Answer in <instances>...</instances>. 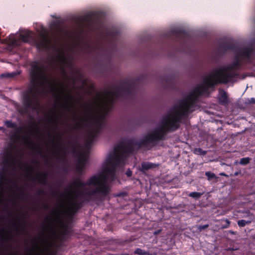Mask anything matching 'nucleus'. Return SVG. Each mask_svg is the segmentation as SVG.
Returning <instances> with one entry per match:
<instances>
[{
  "label": "nucleus",
  "instance_id": "obj_1",
  "mask_svg": "<svg viewBox=\"0 0 255 255\" xmlns=\"http://www.w3.org/2000/svg\"><path fill=\"white\" fill-rule=\"evenodd\" d=\"M235 60L228 66L214 69L204 79L203 83L196 87L188 95L173 107L164 117L158 127L147 134L141 141V145H147L164 138L165 133L176 129L181 120L197 109L198 98L200 95L208 96L209 89L219 83L234 82L238 78L236 70L242 62H251L255 56V51L251 47H241L235 49Z\"/></svg>",
  "mask_w": 255,
  "mask_h": 255
},
{
  "label": "nucleus",
  "instance_id": "obj_2",
  "mask_svg": "<svg viewBox=\"0 0 255 255\" xmlns=\"http://www.w3.org/2000/svg\"><path fill=\"white\" fill-rule=\"evenodd\" d=\"M132 152L130 143L123 141L116 146L103 163L101 172L91 176L86 183L75 180L62 195V206L72 213L80 208L82 202L104 197L110 193L109 180L114 181L117 173L126 164L125 160Z\"/></svg>",
  "mask_w": 255,
  "mask_h": 255
},
{
  "label": "nucleus",
  "instance_id": "obj_3",
  "mask_svg": "<svg viewBox=\"0 0 255 255\" xmlns=\"http://www.w3.org/2000/svg\"><path fill=\"white\" fill-rule=\"evenodd\" d=\"M123 94L122 90L113 87L83 106V121L90 122L92 126L88 135L89 143L95 140L104 125L106 116L112 109L114 102Z\"/></svg>",
  "mask_w": 255,
  "mask_h": 255
},
{
  "label": "nucleus",
  "instance_id": "obj_4",
  "mask_svg": "<svg viewBox=\"0 0 255 255\" xmlns=\"http://www.w3.org/2000/svg\"><path fill=\"white\" fill-rule=\"evenodd\" d=\"M48 30L43 27L39 31L38 36L32 31L25 30L16 35H10L5 39L9 46L14 47L20 45L21 42L34 44L39 50H52L57 53V59L63 62L66 61L61 46L53 43L50 39Z\"/></svg>",
  "mask_w": 255,
  "mask_h": 255
},
{
  "label": "nucleus",
  "instance_id": "obj_5",
  "mask_svg": "<svg viewBox=\"0 0 255 255\" xmlns=\"http://www.w3.org/2000/svg\"><path fill=\"white\" fill-rule=\"evenodd\" d=\"M31 84L24 95V100L28 106L36 102L39 96H43L53 92L55 87L47 76L44 66L33 63L30 71Z\"/></svg>",
  "mask_w": 255,
  "mask_h": 255
},
{
  "label": "nucleus",
  "instance_id": "obj_6",
  "mask_svg": "<svg viewBox=\"0 0 255 255\" xmlns=\"http://www.w3.org/2000/svg\"><path fill=\"white\" fill-rule=\"evenodd\" d=\"M88 157V151L87 149H82L78 156V162L76 168L78 172L81 173L84 168Z\"/></svg>",
  "mask_w": 255,
  "mask_h": 255
},
{
  "label": "nucleus",
  "instance_id": "obj_7",
  "mask_svg": "<svg viewBox=\"0 0 255 255\" xmlns=\"http://www.w3.org/2000/svg\"><path fill=\"white\" fill-rule=\"evenodd\" d=\"M94 17L92 13L88 14L86 15L79 17L78 19V22L81 26H83L84 23L90 22L91 19Z\"/></svg>",
  "mask_w": 255,
  "mask_h": 255
},
{
  "label": "nucleus",
  "instance_id": "obj_8",
  "mask_svg": "<svg viewBox=\"0 0 255 255\" xmlns=\"http://www.w3.org/2000/svg\"><path fill=\"white\" fill-rule=\"evenodd\" d=\"M219 100L221 104H225L228 103V96L226 92L223 90L219 91Z\"/></svg>",
  "mask_w": 255,
  "mask_h": 255
},
{
  "label": "nucleus",
  "instance_id": "obj_9",
  "mask_svg": "<svg viewBox=\"0 0 255 255\" xmlns=\"http://www.w3.org/2000/svg\"><path fill=\"white\" fill-rule=\"evenodd\" d=\"M156 165L150 162H143L141 163V167L143 170H147L148 169L154 168Z\"/></svg>",
  "mask_w": 255,
  "mask_h": 255
},
{
  "label": "nucleus",
  "instance_id": "obj_10",
  "mask_svg": "<svg viewBox=\"0 0 255 255\" xmlns=\"http://www.w3.org/2000/svg\"><path fill=\"white\" fill-rule=\"evenodd\" d=\"M36 178L42 183H44L46 181V176L44 173H38L36 174Z\"/></svg>",
  "mask_w": 255,
  "mask_h": 255
},
{
  "label": "nucleus",
  "instance_id": "obj_11",
  "mask_svg": "<svg viewBox=\"0 0 255 255\" xmlns=\"http://www.w3.org/2000/svg\"><path fill=\"white\" fill-rule=\"evenodd\" d=\"M203 193H200L197 192H193L189 193V196L194 199H199L202 195Z\"/></svg>",
  "mask_w": 255,
  "mask_h": 255
},
{
  "label": "nucleus",
  "instance_id": "obj_12",
  "mask_svg": "<svg viewBox=\"0 0 255 255\" xmlns=\"http://www.w3.org/2000/svg\"><path fill=\"white\" fill-rule=\"evenodd\" d=\"M134 254L138 255H149L148 253L139 248H137L135 250Z\"/></svg>",
  "mask_w": 255,
  "mask_h": 255
},
{
  "label": "nucleus",
  "instance_id": "obj_13",
  "mask_svg": "<svg viewBox=\"0 0 255 255\" xmlns=\"http://www.w3.org/2000/svg\"><path fill=\"white\" fill-rule=\"evenodd\" d=\"M251 223L250 221H246L245 220H241L238 221V225L239 227H244L247 224Z\"/></svg>",
  "mask_w": 255,
  "mask_h": 255
},
{
  "label": "nucleus",
  "instance_id": "obj_14",
  "mask_svg": "<svg viewBox=\"0 0 255 255\" xmlns=\"http://www.w3.org/2000/svg\"><path fill=\"white\" fill-rule=\"evenodd\" d=\"M17 75L16 72H12L10 73H4L1 75V77L12 78Z\"/></svg>",
  "mask_w": 255,
  "mask_h": 255
},
{
  "label": "nucleus",
  "instance_id": "obj_15",
  "mask_svg": "<svg viewBox=\"0 0 255 255\" xmlns=\"http://www.w3.org/2000/svg\"><path fill=\"white\" fill-rule=\"evenodd\" d=\"M250 158L249 157L242 158L241 159L240 163L242 165H246L250 162Z\"/></svg>",
  "mask_w": 255,
  "mask_h": 255
},
{
  "label": "nucleus",
  "instance_id": "obj_16",
  "mask_svg": "<svg viewBox=\"0 0 255 255\" xmlns=\"http://www.w3.org/2000/svg\"><path fill=\"white\" fill-rule=\"evenodd\" d=\"M5 125L8 127L10 128H14L15 126V124L13 123L11 121H7L5 122Z\"/></svg>",
  "mask_w": 255,
  "mask_h": 255
},
{
  "label": "nucleus",
  "instance_id": "obj_17",
  "mask_svg": "<svg viewBox=\"0 0 255 255\" xmlns=\"http://www.w3.org/2000/svg\"><path fill=\"white\" fill-rule=\"evenodd\" d=\"M205 175L208 177L209 179H212L215 177V175L213 173L210 172H206Z\"/></svg>",
  "mask_w": 255,
  "mask_h": 255
},
{
  "label": "nucleus",
  "instance_id": "obj_18",
  "mask_svg": "<svg viewBox=\"0 0 255 255\" xmlns=\"http://www.w3.org/2000/svg\"><path fill=\"white\" fill-rule=\"evenodd\" d=\"M209 227V225L208 224H206V225H204L203 226H202V225H200L198 227V229L201 231L203 230H204L206 228H207L208 227Z\"/></svg>",
  "mask_w": 255,
  "mask_h": 255
},
{
  "label": "nucleus",
  "instance_id": "obj_19",
  "mask_svg": "<svg viewBox=\"0 0 255 255\" xmlns=\"http://www.w3.org/2000/svg\"><path fill=\"white\" fill-rule=\"evenodd\" d=\"M248 103H255V99L254 98H251L250 99L248 100Z\"/></svg>",
  "mask_w": 255,
  "mask_h": 255
},
{
  "label": "nucleus",
  "instance_id": "obj_20",
  "mask_svg": "<svg viewBox=\"0 0 255 255\" xmlns=\"http://www.w3.org/2000/svg\"><path fill=\"white\" fill-rule=\"evenodd\" d=\"M126 174L127 175V176H128V177H130V176H131V175H132V172H131V170H130L129 169H128V170L127 171V172H126Z\"/></svg>",
  "mask_w": 255,
  "mask_h": 255
},
{
  "label": "nucleus",
  "instance_id": "obj_21",
  "mask_svg": "<svg viewBox=\"0 0 255 255\" xmlns=\"http://www.w3.org/2000/svg\"><path fill=\"white\" fill-rule=\"evenodd\" d=\"M226 221L227 222V225L226 226L223 227L222 228H227L229 226V225L230 224V221L228 220H226Z\"/></svg>",
  "mask_w": 255,
  "mask_h": 255
},
{
  "label": "nucleus",
  "instance_id": "obj_22",
  "mask_svg": "<svg viewBox=\"0 0 255 255\" xmlns=\"http://www.w3.org/2000/svg\"><path fill=\"white\" fill-rule=\"evenodd\" d=\"M113 36H114V33L113 32H108L107 33V36L108 37Z\"/></svg>",
  "mask_w": 255,
  "mask_h": 255
},
{
  "label": "nucleus",
  "instance_id": "obj_23",
  "mask_svg": "<svg viewBox=\"0 0 255 255\" xmlns=\"http://www.w3.org/2000/svg\"><path fill=\"white\" fill-rule=\"evenodd\" d=\"M161 230H157V231H155V232H154L153 234H154V235H158L159 233H160V232H161Z\"/></svg>",
  "mask_w": 255,
  "mask_h": 255
},
{
  "label": "nucleus",
  "instance_id": "obj_24",
  "mask_svg": "<svg viewBox=\"0 0 255 255\" xmlns=\"http://www.w3.org/2000/svg\"><path fill=\"white\" fill-rule=\"evenodd\" d=\"M67 98L69 101H71L72 99V98L70 95H67Z\"/></svg>",
  "mask_w": 255,
  "mask_h": 255
},
{
  "label": "nucleus",
  "instance_id": "obj_25",
  "mask_svg": "<svg viewBox=\"0 0 255 255\" xmlns=\"http://www.w3.org/2000/svg\"><path fill=\"white\" fill-rule=\"evenodd\" d=\"M53 146L54 147H57L58 146V144L56 143H55L54 141H53Z\"/></svg>",
  "mask_w": 255,
  "mask_h": 255
},
{
  "label": "nucleus",
  "instance_id": "obj_26",
  "mask_svg": "<svg viewBox=\"0 0 255 255\" xmlns=\"http://www.w3.org/2000/svg\"><path fill=\"white\" fill-rule=\"evenodd\" d=\"M220 174L221 175L228 176V175H227L226 174H225V173H221Z\"/></svg>",
  "mask_w": 255,
  "mask_h": 255
},
{
  "label": "nucleus",
  "instance_id": "obj_27",
  "mask_svg": "<svg viewBox=\"0 0 255 255\" xmlns=\"http://www.w3.org/2000/svg\"><path fill=\"white\" fill-rule=\"evenodd\" d=\"M51 121H52V122H53L54 123H56V120H54V119H51Z\"/></svg>",
  "mask_w": 255,
  "mask_h": 255
}]
</instances>
